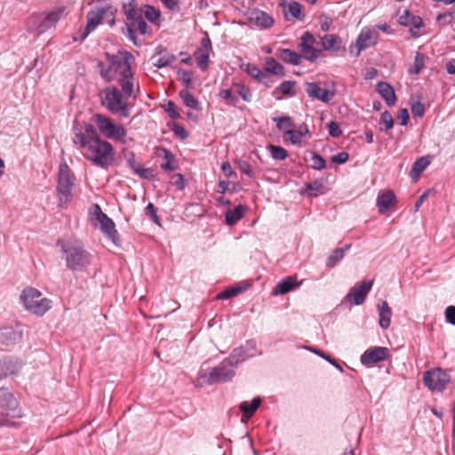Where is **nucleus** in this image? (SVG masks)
Instances as JSON below:
<instances>
[{
  "instance_id": "obj_61",
  "label": "nucleus",
  "mask_w": 455,
  "mask_h": 455,
  "mask_svg": "<svg viewBox=\"0 0 455 455\" xmlns=\"http://www.w3.org/2000/svg\"><path fill=\"white\" fill-rule=\"evenodd\" d=\"M165 111L168 113L172 119H178L180 117V113L177 109L175 103L172 100H169L166 104Z\"/></svg>"
},
{
  "instance_id": "obj_32",
  "label": "nucleus",
  "mask_w": 455,
  "mask_h": 455,
  "mask_svg": "<svg viewBox=\"0 0 455 455\" xmlns=\"http://www.w3.org/2000/svg\"><path fill=\"white\" fill-rule=\"evenodd\" d=\"M179 95L186 107L195 110L201 109L200 102L189 92L188 90H181L179 92Z\"/></svg>"
},
{
  "instance_id": "obj_51",
  "label": "nucleus",
  "mask_w": 455,
  "mask_h": 455,
  "mask_svg": "<svg viewBox=\"0 0 455 455\" xmlns=\"http://www.w3.org/2000/svg\"><path fill=\"white\" fill-rule=\"evenodd\" d=\"M397 14L399 15L398 22L403 27H409L411 19L415 16L407 9H403V11L399 10Z\"/></svg>"
},
{
  "instance_id": "obj_41",
  "label": "nucleus",
  "mask_w": 455,
  "mask_h": 455,
  "mask_svg": "<svg viewBox=\"0 0 455 455\" xmlns=\"http://www.w3.org/2000/svg\"><path fill=\"white\" fill-rule=\"evenodd\" d=\"M142 12V15L152 23H156L160 17V12L151 5H145L143 8L139 9Z\"/></svg>"
},
{
  "instance_id": "obj_64",
  "label": "nucleus",
  "mask_w": 455,
  "mask_h": 455,
  "mask_svg": "<svg viewBox=\"0 0 455 455\" xmlns=\"http://www.w3.org/2000/svg\"><path fill=\"white\" fill-rule=\"evenodd\" d=\"M445 318L449 323L455 325V307L454 306H449L446 308Z\"/></svg>"
},
{
  "instance_id": "obj_34",
  "label": "nucleus",
  "mask_w": 455,
  "mask_h": 455,
  "mask_svg": "<svg viewBox=\"0 0 455 455\" xmlns=\"http://www.w3.org/2000/svg\"><path fill=\"white\" fill-rule=\"evenodd\" d=\"M299 47L301 51L300 55L302 56V58H304L309 61L315 60L318 58L319 52H321V50H318V49L315 48L314 46L307 44H304L302 42H300V44H299Z\"/></svg>"
},
{
  "instance_id": "obj_47",
  "label": "nucleus",
  "mask_w": 455,
  "mask_h": 455,
  "mask_svg": "<svg viewBox=\"0 0 455 455\" xmlns=\"http://www.w3.org/2000/svg\"><path fill=\"white\" fill-rule=\"evenodd\" d=\"M161 151L163 153V156L164 158L166 160L165 163H163L161 164V168L164 171H168V172H172L173 170H175V166L172 164L174 156L171 153V151H169L168 149L166 148H161Z\"/></svg>"
},
{
  "instance_id": "obj_16",
  "label": "nucleus",
  "mask_w": 455,
  "mask_h": 455,
  "mask_svg": "<svg viewBox=\"0 0 455 455\" xmlns=\"http://www.w3.org/2000/svg\"><path fill=\"white\" fill-rule=\"evenodd\" d=\"M248 19L250 23L257 26L260 29L269 28L275 22L272 16L259 9L251 11Z\"/></svg>"
},
{
  "instance_id": "obj_57",
  "label": "nucleus",
  "mask_w": 455,
  "mask_h": 455,
  "mask_svg": "<svg viewBox=\"0 0 455 455\" xmlns=\"http://www.w3.org/2000/svg\"><path fill=\"white\" fill-rule=\"evenodd\" d=\"M380 124L385 125V130L388 131L394 126V119L388 111H384L381 114Z\"/></svg>"
},
{
  "instance_id": "obj_44",
  "label": "nucleus",
  "mask_w": 455,
  "mask_h": 455,
  "mask_svg": "<svg viewBox=\"0 0 455 455\" xmlns=\"http://www.w3.org/2000/svg\"><path fill=\"white\" fill-rule=\"evenodd\" d=\"M409 27H411L410 33L411 36L414 38H418L420 36L419 29L424 27V21L422 18L415 15L414 18L411 19Z\"/></svg>"
},
{
  "instance_id": "obj_52",
  "label": "nucleus",
  "mask_w": 455,
  "mask_h": 455,
  "mask_svg": "<svg viewBox=\"0 0 455 455\" xmlns=\"http://www.w3.org/2000/svg\"><path fill=\"white\" fill-rule=\"evenodd\" d=\"M219 96L222 100L233 105H236V103L238 102V98L229 89L221 90L219 93Z\"/></svg>"
},
{
  "instance_id": "obj_35",
  "label": "nucleus",
  "mask_w": 455,
  "mask_h": 455,
  "mask_svg": "<svg viewBox=\"0 0 455 455\" xmlns=\"http://www.w3.org/2000/svg\"><path fill=\"white\" fill-rule=\"evenodd\" d=\"M265 71L278 76L284 75L283 67L279 62H277L274 58L271 57L266 59Z\"/></svg>"
},
{
  "instance_id": "obj_40",
  "label": "nucleus",
  "mask_w": 455,
  "mask_h": 455,
  "mask_svg": "<svg viewBox=\"0 0 455 455\" xmlns=\"http://www.w3.org/2000/svg\"><path fill=\"white\" fill-rule=\"evenodd\" d=\"M307 191L310 196H316L325 192L323 183L320 180L307 184Z\"/></svg>"
},
{
  "instance_id": "obj_18",
  "label": "nucleus",
  "mask_w": 455,
  "mask_h": 455,
  "mask_svg": "<svg viewBox=\"0 0 455 455\" xmlns=\"http://www.w3.org/2000/svg\"><path fill=\"white\" fill-rule=\"evenodd\" d=\"M396 203V197L392 190H381L377 196L379 212L383 214Z\"/></svg>"
},
{
  "instance_id": "obj_60",
  "label": "nucleus",
  "mask_w": 455,
  "mask_h": 455,
  "mask_svg": "<svg viewBox=\"0 0 455 455\" xmlns=\"http://www.w3.org/2000/svg\"><path fill=\"white\" fill-rule=\"evenodd\" d=\"M329 134L333 138H339L342 134L339 124L337 122L331 121L328 124Z\"/></svg>"
},
{
  "instance_id": "obj_26",
  "label": "nucleus",
  "mask_w": 455,
  "mask_h": 455,
  "mask_svg": "<svg viewBox=\"0 0 455 455\" xmlns=\"http://www.w3.org/2000/svg\"><path fill=\"white\" fill-rule=\"evenodd\" d=\"M379 311V323L382 329L386 330L389 327L391 323V308L389 307L387 301H382L381 304L379 306L378 308Z\"/></svg>"
},
{
  "instance_id": "obj_22",
  "label": "nucleus",
  "mask_w": 455,
  "mask_h": 455,
  "mask_svg": "<svg viewBox=\"0 0 455 455\" xmlns=\"http://www.w3.org/2000/svg\"><path fill=\"white\" fill-rule=\"evenodd\" d=\"M322 48L324 51L339 52L344 49L341 38L335 34H328L321 37Z\"/></svg>"
},
{
  "instance_id": "obj_43",
  "label": "nucleus",
  "mask_w": 455,
  "mask_h": 455,
  "mask_svg": "<svg viewBox=\"0 0 455 455\" xmlns=\"http://www.w3.org/2000/svg\"><path fill=\"white\" fill-rule=\"evenodd\" d=\"M273 120L276 123L277 129L283 131L284 136H286V131H291L294 127L291 118L289 116L275 117Z\"/></svg>"
},
{
  "instance_id": "obj_48",
  "label": "nucleus",
  "mask_w": 455,
  "mask_h": 455,
  "mask_svg": "<svg viewBox=\"0 0 455 455\" xmlns=\"http://www.w3.org/2000/svg\"><path fill=\"white\" fill-rule=\"evenodd\" d=\"M294 87H295V82L284 81L279 85L277 90L284 95L294 96L296 94V92L294 91Z\"/></svg>"
},
{
  "instance_id": "obj_30",
  "label": "nucleus",
  "mask_w": 455,
  "mask_h": 455,
  "mask_svg": "<svg viewBox=\"0 0 455 455\" xmlns=\"http://www.w3.org/2000/svg\"><path fill=\"white\" fill-rule=\"evenodd\" d=\"M299 284L296 283L295 279L291 276H288L282 281H280L276 286L275 287L273 293L275 295L278 294H286Z\"/></svg>"
},
{
  "instance_id": "obj_10",
  "label": "nucleus",
  "mask_w": 455,
  "mask_h": 455,
  "mask_svg": "<svg viewBox=\"0 0 455 455\" xmlns=\"http://www.w3.org/2000/svg\"><path fill=\"white\" fill-rule=\"evenodd\" d=\"M423 381L431 391L442 392L451 381V378L442 369L436 368L425 372Z\"/></svg>"
},
{
  "instance_id": "obj_24",
  "label": "nucleus",
  "mask_w": 455,
  "mask_h": 455,
  "mask_svg": "<svg viewBox=\"0 0 455 455\" xmlns=\"http://www.w3.org/2000/svg\"><path fill=\"white\" fill-rule=\"evenodd\" d=\"M100 224V230L113 241L116 243V239L117 237V231L116 229V226L114 221L105 214L101 219L98 221Z\"/></svg>"
},
{
  "instance_id": "obj_53",
  "label": "nucleus",
  "mask_w": 455,
  "mask_h": 455,
  "mask_svg": "<svg viewBox=\"0 0 455 455\" xmlns=\"http://www.w3.org/2000/svg\"><path fill=\"white\" fill-rule=\"evenodd\" d=\"M302 135L300 134V132H298V130L291 129V131H286V136H284V139L289 140L293 145H298L301 142Z\"/></svg>"
},
{
  "instance_id": "obj_21",
  "label": "nucleus",
  "mask_w": 455,
  "mask_h": 455,
  "mask_svg": "<svg viewBox=\"0 0 455 455\" xmlns=\"http://www.w3.org/2000/svg\"><path fill=\"white\" fill-rule=\"evenodd\" d=\"M21 366L18 359L4 357L0 360V379L18 372Z\"/></svg>"
},
{
  "instance_id": "obj_63",
  "label": "nucleus",
  "mask_w": 455,
  "mask_h": 455,
  "mask_svg": "<svg viewBox=\"0 0 455 455\" xmlns=\"http://www.w3.org/2000/svg\"><path fill=\"white\" fill-rule=\"evenodd\" d=\"M90 213L97 221H99L101 219V216L103 217L106 214L102 212L100 206L98 204H94L91 207Z\"/></svg>"
},
{
  "instance_id": "obj_3",
  "label": "nucleus",
  "mask_w": 455,
  "mask_h": 455,
  "mask_svg": "<svg viewBox=\"0 0 455 455\" xmlns=\"http://www.w3.org/2000/svg\"><path fill=\"white\" fill-rule=\"evenodd\" d=\"M57 246L60 248L66 266L69 270L86 271L92 265L93 256L84 248L81 241L59 239Z\"/></svg>"
},
{
  "instance_id": "obj_2",
  "label": "nucleus",
  "mask_w": 455,
  "mask_h": 455,
  "mask_svg": "<svg viewBox=\"0 0 455 455\" xmlns=\"http://www.w3.org/2000/svg\"><path fill=\"white\" fill-rule=\"evenodd\" d=\"M73 142L80 146L82 155L96 166L108 168L113 161L112 145L100 139L96 128L91 124H85L84 132L77 130L75 132Z\"/></svg>"
},
{
  "instance_id": "obj_59",
  "label": "nucleus",
  "mask_w": 455,
  "mask_h": 455,
  "mask_svg": "<svg viewBox=\"0 0 455 455\" xmlns=\"http://www.w3.org/2000/svg\"><path fill=\"white\" fill-rule=\"evenodd\" d=\"M145 213L155 223L159 224V218L157 216V209L152 203H149L145 208Z\"/></svg>"
},
{
  "instance_id": "obj_29",
  "label": "nucleus",
  "mask_w": 455,
  "mask_h": 455,
  "mask_svg": "<svg viewBox=\"0 0 455 455\" xmlns=\"http://www.w3.org/2000/svg\"><path fill=\"white\" fill-rule=\"evenodd\" d=\"M261 404L259 397L254 398L251 403L244 401L239 404V409L243 412V418H251Z\"/></svg>"
},
{
  "instance_id": "obj_27",
  "label": "nucleus",
  "mask_w": 455,
  "mask_h": 455,
  "mask_svg": "<svg viewBox=\"0 0 455 455\" xmlns=\"http://www.w3.org/2000/svg\"><path fill=\"white\" fill-rule=\"evenodd\" d=\"M277 57L283 61L292 65L300 64L302 60V56L299 53L291 49H279Z\"/></svg>"
},
{
  "instance_id": "obj_6",
  "label": "nucleus",
  "mask_w": 455,
  "mask_h": 455,
  "mask_svg": "<svg viewBox=\"0 0 455 455\" xmlns=\"http://www.w3.org/2000/svg\"><path fill=\"white\" fill-rule=\"evenodd\" d=\"M20 298L28 311L39 316L44 315L52 307V300L42 298V293L33 287H26Z\"/></svg>"
},
{
  "instance_id": "obj_17",
  "label": "nucleus",
  "mask_w": 455,
  "mask_h": 455,
  "mask_svg": "<svg viewBox=\"0 0 455 455\" xmlns=\"http://www.w3.org/2000/svg\"><path fill=\"white\" fill-rule=\"evenodd\" d=\"M377 32L370 28H363L356 39V46L358 48L357 55H359L362 51L374 45L377 42Z\"/></svg>"
},
{
  "instance_id": "obj_55",
  "label": "nucleus",
  "mask_w": 455,
  "mask_h": 455,
  "mask_svg": "<svg viewBox=\"0 0 455 455\" xmlns=\"http://www.w3.org/2000/svg\"><path fill=\"white\" fill-rule=\"evenodd\" d=\"M193 75L190 71L188 70H180L179 72V80L185 86L184 89L188 90L191 82H192Z\"/></svg>"
},
{
  "instance_id": "obj_54",
  "label": "nucleus",
  "mask_w": 455,
  "mask_h": 455,
  "mask_svg": "<svg viewBox=\"0 0 455 455\" xmlns=\"http://www.w3.org/2000/svg\"><path fill=\"white\" fill-rule=\"evenodd\" d=\"M242 291V289L239 287H231L224 290L220 293L217 295L218 299H227L231 297L238 295Z\"/></svg>"
},
{
  "instance_id": "obj_23",
  "label": "nucleus",
  "mask_w": 455,
  "mask_h": 455,
  "mask_svg": "<svg viewBox=\"0 0 455 455\" xmlns=\"http://www.w3.org/2000/svg\"><path fill=\"white\" fill-rule=\"evenodd\" d=\"M124 157L127 161L129 167L136 173L138 176L143 179H149L148 173L150 171L148 169L144 168L140 164L137 163L136 157L133 152H127L124 155Z\"/></svg>"
},
{
  "instance_id": "obj_12",
  "label": "nucleus",
  "mask_w": 455,
  "mask_h": 455,
  "mask_svg": "<svg viewBox=\"0 0 455 455\" xmlns=\"http://www.w3.org/2000/svg\"><path fill=\"white\" fill-rule=\"evenodd\" d=\"M123 8L130 25L139 30L140 34L145 35L148 32V25L144 20L142 12L139 11L132 2L124 4Z\"/></svg>"
},
{
  "instance_id": "obj_42",
  "label": "nucleus",
  "mask_w": 455,
  "mask_h": 455,
  "mask_svg": "<svg viewBox=\"0 0 455 455\" xmlns=\"http://www.w3.org/2000/svg\"><path fill=\"white\" fill-rule=\"evenodd\" d=\"M245 71L251 77L257 79L259 82H262L267 84L266 79H267V76L264 74L257 66L254 64H248Z\"/></svg>"
},
{
  "instance_id": "obj_20",
  "label": "nucleus",
  "mask_w": 455,
  "mask_h": 455,
  "mask_svg": "<svg viewBox=\"0 0 455 455\" xmlns=\"http://www.w3.org/2000/svg\"><path fill=\"white\" fill-rule=\"evenodd\" d=\"M280 5L283 7L284 16L286 20L291 19H297L299 20H303L305 18V14L302 12L303 6L296 2H291L288 4H285L284 1H283Z\"/></svg>"
},
{
  "instance_id": "obj_38",
  "label": "nucleus",
  "mask_w": 455,
  "mask_h": 455,
  "mask_svg": "<svg viewBox=\"0 0 455 455\" xmlns=\"http://www.w3.org/2000/svg\"><path fill=\"white\" fill-rule=\"evenodd\" d=\"M194 55L200 69L206 70L209 65V52L204 49H197Z\"/></svg>"
},
{
  "instance_id": "obj_9",
  "label": "nucleus",
  "mask_w": 455,
  "mask_h": 455,
  "mask_svg": "<svg viewBox=\"0 0 455 455\" xmlns=\"http://www.w3.org/2000/svg\"><path fill=\"white\" fill-rule=\"evenodd\" d=\"M18 402L12 393L5 388H0V426H8L12 422L4 417H18Z\"/></svg>"
},
{
  "instance_id": "obj_39",
  "label": "nucleus",
  "mask_w": 455,
  "mask_h": 455,
  "mask_svg": "<svg viewBox=\"0 0 455 455\" xmlns=\"http://www.w3.org/2000/svg\"><path fill=\"white\" fill-rule=\"evenodd\" d=\"M427 57L419 52H416L413 67L409 69L411 74L418 75L425 67Z\"/></svg>"
},
{
  "instance_id": "obj_28",
  "label": "nucleus",
  "mask_w": 455,
  "mask_h": 455,
  "mask_svg": "<svg viewBox=\"0 0 455 455\" xmlns=\"http://www.w3.org/2000/svg\"><path fill=\"white\" fill-rule=\"evenodd\" d=\"M246 210V206L242 204L237 205L235 209H228L226 212V223L233 226L243 217Z\"/></svg>"
},
{
  "instance_id": "obj_15",
  "label": "nucleus",
  "mask_w": 455,
  "mask_h": 455,
  "mask_svg": "<svg viewBox=\"0 0 455 455\" xmlns=\"http://www.w3.org/2000/svg\"><path fill=\"white\" fill-rule=\"evenodd\" d=\"M388 349L383 347H375L372 349L366 350L361 356L362 363L370 365L384 361L388 355Z\"/></svg>"
},
{
  "instance_id": "obj_1",
  "label": "nucleus",
  "mask_w": 455,
  "mask_h": 455,
  "mask_svg": "<svg viewBox=\"0 0 455 455\" xmlns=\"http://www.w3.org/2000/svg\"><path fill=\"white\" fill-rule=\"evenodd\" d=\"M106 61H98L97 68L102 79L110 83L117 81L123 92L127 97L137 98L140 92L139 83L136 82L132 64L134 57L126 51L118 52L117 54L105 53Z\"/></svg>"
},
{
  "instance_id": "obj_31",
  "label": "nucleus",
  "mask_w": 455,
  "mask_h": 455,
  "mask_svg": "<svg viewBox=\"0 0 455 455\" xmlns=\"http://www.w3.org/2000/svg\"><path fill=\"white\" fill-rule=\"evenodd\" d=\"M247 357V350L240 347L232 351L231 355L225 359V363H228L229 366H236L238 363L246 360Z\"/></svg>"
},
{
  "instance_id": "obj_46",
  "label": "nucleus",
  "mask_w": 455,
  "mask_h": 455,
  "mask_svg": "<svg viewBox=\"0 0 455 455\" xmlns=\"http://www.w3.org/2000/svg\"><path fill=\"white\" fill-rule=\"evenodd\" d=\"M272 158L275 160H284L288 156V152L282 147L270 145L268 147Z\"/></svg>"
},
{
  "instance_id": "obj_14",
  "label": "nucleus",
  "mask_w": 455,
  "mask_h": 455,
  "mask_svg": "<svg viewBox=\"0 0 455 455\" xmlns=\"http://www.w3.org/2000/svg\"><path fill=\"white\" fill-rule=\"evenodd\" d=\"M108 13L110 16H114V12L111 6H97L95 9L90 11L87 13V25L86 33L87 36L92 30H93L101 21L104 16Z\"/></svg>"
},
{
  "instance_id": "obj_4",
  "label": "nucleus",
  "mask_w": 455,
  "mask_h": 455,
  "mask_svg": "<svg viewBox=\"0 0 455 455\" xmlns=\"http://www.w3.org/2000/svg\"><path fill=\"white\" fill-rule=\"evenodd\" d=\"M99 97L102 107L112 114L122 117L129 116L130 109L126 101L128 97L124 95L122 89L119 90L113 85L107 86L99 92Z\"/></svg>"
},
{
  "instance_id": "obj_11",
  "label": "nucleus",
  "mask_w": 455,
  "mask_h": 455,
  "mask_svg": "<svg viewBox=\"0 0 455 455\" xmlns=\"http://www.w3.org/2000/svg\"><path fill=\"white\" fill-rule=\"evenodd\" d=\"M230 367L228 363H225L224 360L219 366L212 368L208 374L202 375V378H206V382L209 385L227 382L235 376V371Z\"/></svg>"
},
{
  "instance_id": "obj_7",
  "label": "nucleus",
  "mask_w": 455,
  "mask_h": 455,
  "mask_svg": "<svg viewBox=\"0 0 455 455\" xmlns=\"http://www.w3.org/2000/svg\"><path fill=\"white\" fill-rule=\"evenodd\" d=\"M75 185V176L67 164L60 166L57 193L60 207L67 205L72 199V189Z\"/></svg>"
},
{
  "instance_id": "obj_62",
  "label": "nucleus",
  "mask_w": 455,
  "mask_h": 455,
  "mask_svg": "<svg viewBox=\"0 0 455 455\" xmlns=\"http://www.w3.org/2000/svg\"><path fill=\"white\" fill-rule=\"evenodd\" d=\"M332 24V19L326 15H321L320 16V26L321 29L324 32L329 31L331 28V26Z\"/></svg>"
},
{
  "instance_id": "obj_36",
  "label": "nucleus",
  "mask_w": 455,
  "mask_h": 455,
  "mask_svg": "<svg viewBox=\"0 0 455 455\" xmlns=\"http://www.w3.org/2000/svg\"><path fill=\"white\" fill-rule=\"evenodd\" d=\"M18 338V333L15 332L12 328L5 327L0 329V343L9 345L11 343H14Z\"/></svg>"
},
{
  "instance_id": "obj_8",
  "label": "nucleus",
  "mask_w": 455,
  "mask_h": 455,
  "mask_svg": "<svg viewBox=\"0 0 455 455\" xmlns=\"http://www.w3.org/2000/svg\"><path fill=\"white\" fill-rule=\"evenodd\" d=\"M93 120L103 136L125 143L126 129L119 124H116L111 118L101 114H96Z\"/></svg>"
},
{
  "instance_id": "obj_56",
  "label": "nucleus",
  "mask_w": 455,
  "mask_h": 455,
  "mask_svg": "<svg viewBox=\"0 0 455 455\" xmlns=\"http://www.w3.org/2000/svg\"><path fill=\"white\" fill-rule=\"evenodd\" d=\"M311 160H312V168L318 170V171L325 168L326 162L320 155H318L316 153H313Z\"/></svg>"
},
{
  "instance_id": "obj_5",
  "label": "nucleus",
  "mask_w": 455,
  "mask_h": 455,
  "mask_svg": "<svg viewBox=\"0 0 455 455\" xmlns=\"http://www.w3.org/2000/svg\"><path fill=\"white\" fill-rule=\"evenodd\" d=\"M63 13V8H57L46 13L32 14L26 24L29 33L43 34L56 26Z\"/></svg>"
},
{
  "instance_id": "obj_45",
  "label": "nucleus",
  "mask_w": 455,
  "mask_h": 455,
  "mask_svg": "<svg viewBox=\"0 0 455 455\" xmlns=\"http://www.w3.org/2000/svg\"><path fill=\"white\" fill-rule=\"evenodd\" d=\"M153 60V65L158 68H161L169 66L172 62H173L176 60V58L172 54H166L164 56L160 57L155 56Z\"/></svg>"
},
{
  "instance_id": "obj_49",
  "label": "nucleus",
  "mask_w": 455,
  "mask_h": 455,
  "mask_svg": "<svg viewBox=\"0 0 455 455\" xmlns=\"http://www.w3.org/2000/svg\"><path fill=\"white\" fill-rule=\"evenodd\" d=\"M239 170L249 178H254L255 172L253 171L251 164L246 160L240 159L236 162Z\"/></svg>"
},
{
  "instance_id": "obj_58",
  "label": "nucleus",
  "mask_w": 455,
  "mask_h": 455,
  "mask_svg": "<svg viewBox=\"0 0 455 455\" xmlns=\"http://www.w3.org/2000/svg\"><path fill=\"white\" fill-rule=\"evenodd\" d=\"M235 184L227 181V180H220L218 183V192L226 193L230 191H235Z\"/></svg>"
},
{
  "instance_id": "obj_25",
  "label": "nucleus",
  "mask_w": 455,
  "mask_h": 455,
  "mask_svg": "<svg viewBox=\"0 0 455 455\" xmlns=\"http://www.w3.org/2000/svg\"><path fill=\"white\" fill-rule=\"evenodd\" d=\"M377 91L385 100L387 105L393 106L396 101V97L393 87L386 82H379Z\"/></svg>"
},
{
  "instance_id": "obj_13",
  "label": "nucleus",
  "mask_w": 455,
  "mask_h": 455,
  "mask_svg": "<svg viewBox=\"0 0 455 455\" xmlns=\"http://www.w3.org/2000/svg\"><path fill=\"white\" fill-rule=\"evenodd\" d=\"M372 281H363L358 285L350 289L346 296V299L354 305L363 303L366 295L371 289Z\"/></svg>"
},
{
  "instance_id": "obj_50",
  "label": "nucleus",
  "mask_w": 455,
  "mask_h": 455,
  "mask_svg": "<svg viewBox=\"0 0 455 455\" xmlns=\"http://www.w3.org/2000/svg\"><path fill=\"white\" fill-rule=\"evenodd\" d=\"M234 87L235 89V92L240 95L244 101L250 102L251 100V93L249 88L241 84H235Z\"/></svg>"
},
{
  "instance_id": "obj_37",
  "label": "nucleus",
  "mask_w": 455,
  "mask_h": 455,
  "mask_svg": "<svg viewBox=\"0 0 455 455\" xmlns=\"http://www.w3.org/2000/svg\"><path fill=\"white\" fill-rule=\"evenodd\" d=\"M350 245L346 246L344 249H335L326 260V266L328 267H335L344 257L345 251L348 249Z\"/></svg>"
},
{
  "instance_id": "obj_33",
  "label": "nucleus",
  "mask_w": 455,
  "mask_h": 455,
  "mask_svg": "<svg viewBox=\"0 0 455 455\" xmlns=\"http://www.w3.org/2000/svg\"><path fill=\"white\" fill-rule=\"evenodd\" d=\"M430 164V161L427 157L422 156L416 160L413 164L412 168L411 170V177L413 180H416Z\"/></svg>"
},
{
  "instance_id": "obj_19",
  "label": "nucleus",
  "mask_w": 455,
  "mask_h": 455,
  "mask_svg": "<svg viewBox=\"0 0 455 455\" xmlns=\"http://www.w3.org/2000/svg\"><path fill=\"white\" fill-rule=\"evenodd\" d=\"M306 92L309 97L317 99L324 103H328L331 96L333 95L329 90L321 88L318 83H307Z\"/></svg>"
}]
</instances>
